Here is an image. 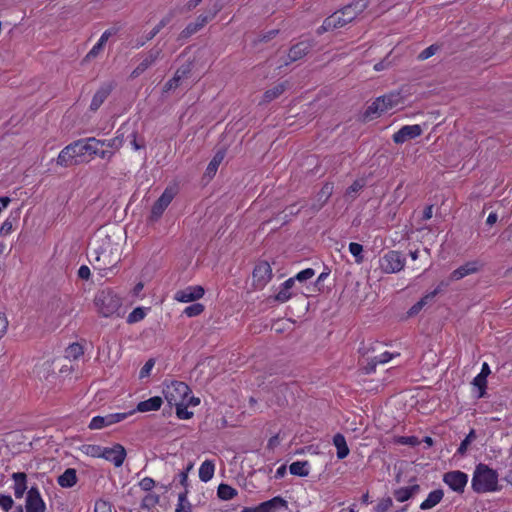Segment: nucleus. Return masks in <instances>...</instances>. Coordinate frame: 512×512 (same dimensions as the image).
Here are the masks:
<instances>
[{
	"label": "nucleus",
	"mask_w": 512,
	"mask_h": 512,
	"mask_svg": "<svg viewBox=\"0 0 512 512\" xmlns=\"http://www.w3.org/2000/svg\"><path fill=\"white\" fill-rule=\"evenodd\" d=\"M85 148H87V138L70 143L60 151L56 163L62 167H70L89 162L90 159H86Z\"/></svg>",
	"instance_id": "f257e3e1"
},
{
	"label": "nucleus",
	"mask_w": 512,
	"mask_h": 512,
	"mask_svg": "<svg viewBox=\"0 0 512 512\" xmlns=\"http://www.w3.org/2000/svg\"><path fill=\"white\" fill-rule=\"evenodd\" d=\"M94 304L103 317L121 316V298L111 289L100 290L94 298Z\"/></svg>",
	"instance_id": "f03ea898"
},
{
	"label": "nucleus",
	"mask_w": 512,
	"mask_h": 512,
	"mask_svg": "<svg viewBox=\"0 0 512 512\" xmlns=\"http://www.w3.org/2000/svg\"><path fill=\"white\" fill-rule=\"evenodd\" d=\"M498 484V474L486 464H478L475 468L471 486L477 493L495 491Z\"/></svg>",
	"instance_id": "7ed1b4c3"
},
{
	"label": "nucleus",
	"mask_w": 512,
	"mask_h": 512,
	"mask_svg": "<svg viewBox=\"0 0 512 512\" xmlns=\"http://www.w3.org/2000/svg\"><path fill=\"white\" fill-rule=\"evenodd\" d=\"M403 103V97L400 92H392L387 95L378 97L371 105L368 106L366 116L381 115L396 108Z\"/></svg>",
	"instance_id": "20e7f679"
},
{
	"label": "nucleus",
	"mask_w": 512,
	"mask_h": 512,
	"mask_svg": "<svg viewBox=\"0 0 512 512\" xmlns=\"http://www.w3.org/2000/svg\"><path fill=\"white\" fill-rule=\"evenodd\" d=\"M164 397L170 406L186 402L191 394L189 386L181 381H172L163 390Z\"/></svg>",
	"instance_id": "39448f33"
},
{
	"label": "nucleus",
	"mask_w": 512,
	"mask_h": 512,
	"mask_svg": "<svg viewBox=\"0 0 512 512\" xmlns=\"http://www.w3.org/2000/svg\"><path fill=\"white\" fill-rule=\"evenodd\" d=\"M93 260L91 263L94 268L100 271H106L113 268L119 261L120 256L118 253H114L112 249L102 247L100 251L94 250L92 253Z\"/></svg>",
	"instance_id": "423d86ee"
},
{
	"label": "nucleus",
	"mask_w": 512,
	"mask_h": 512,
	"mask_svg": "<svg viewBox=\"0 0 512 512\" xmlns=\"http://www.w3.org/2000/svg\"><path fill=\"white\" fill-rule=\"evenodd\" d=\"M379 265L384 273H397L404 268L405 258L400 252L391 250L380 258Z\"/></svg>",
	"instance_id": "0eeeda50"
},
{
	"label": "nucleus",
	"mask_w": 512,
	"mask_h": 512,
	"mask_svg": "<svg viewBox=\"0 0 512 512\" xmlns=\"http://www.w3.org/2000/svg\"><path fill=\"white\" fill-rule=\"evenodd\" d=\"M313 46L314 43L312 40H303L294 44L289 49L286 58H284L283 61L278 65V68L287 66L295 61L302 59L310 52Z\"/></svg>",
	"instance_id": "6e6552de"
},
{
	"label": "nucleus",
	"mask_w": 512,
	"mask_h": 512,
	"mask_svg": "<svg viewBox=\"0 0 512 512\" xmlns=\"http://www.w3.org/2000/svg\"><path fill=\"white\" fill-rule=\"evenodd\" d=\"M162 57V48L153 47L142 56V60L131 72L130 78L135 79L152 67Z\"/></svg>",
	"instance_id": "1a4fd4ad"
},
{
	"label": "nucleus",
	"mask_w": 512,
	"mask_h": 512,
	"mask_svg": "<svg viewBox=\"0 0 512 512\" xmlns=\"http://www.w3.org/2000/svg\"><path fill=\"white\" fill-rule=\"evenodd\" d=\"M132 414L133 411H129L127 413H112L105 416H95L90 421L89 428L91 430L102 429L104 427L118 423Z\"/></svg>",
	"instance_id": "9d476101"
},
{
	"label": "nucleus",
	"mask_w": 512,
	"mask_h": 512,
	"mask_svg": "<svg viewBox=\"0 0 512 512\" xmlns=\"http://www.w3.org/2000/svg\"><path fill=\"white\" fill-rule=\"evenodd\" d=\"M102 147H104V143L101 139H97L95 137H88L87 148H85V150L87 151L89 159L91 160L92 158L97 156L101 159L111 160L114 155V152L108 149H102Z\"/></svg>",
	"instance_id": "9b49d317"
},
{
	"label": "nucleus",
	"mask_w": 512,
	"mask_h": 512,
	"mask_svg": "<svg viewBox=\"0 0 512 512\" xmlns=\"http://www.w3.org/2000/svg\"><path fill=\"white\" fill-rule=\"evenodd\" d=\"M333 184L326 182L316 196L312 199L311 204L308 206V210L311 214H315L322 209L333 193Z\"/></svg>",
	"instance_id": "f8f14e48"
},
{
	"label": "nucleus",
	"mask_w": 512,
	"mask_h": 512,
	"mask_svg": "<svg viewBox=\"0 0 512 512\" xmlns=\"http://www.w3.org/2000/svg\"><path fill=\"white\" fill-rule=\"evenodd\" d=\"M46 504L37 487H31L27 491L25 512H45Z\"/></svg>",
	"instance_id": "ddd939ff"
},
{
	"label": "nucleus",
	"mask_w": 512,
	"mask_h": 512,
	"mask_svg": "<svg viewBox=\"0 0 512 512\" xmlns=\"http://www.w3.org/2000/svg\"><path fill=\"white\" fill-rule=\"evenodd\" d=\"M101 458L112 462L115 467H120L126 458V450L121 444H115L113 447H102Z\"/></svg>",
	"instance_id": "4468645a"
},
{
	"label": "nucleus",
	"mask_w": 512,
	"mask_h": 512,
	"mask_svg": "<svg viewBox=\"0 0 512 512\" xmlns=\"http://www.w3.org/2000/svg\"><path fill=\"white\" fill-rule=\"evenodd\" d=\"M443 481L456 492H463L468 482L466 473L456 470L444 474Z\"/></svg>",
	"instance_id": "2eb2a0df"
},
{
	"label": "nucleus",
	"mask_w": 512,
	"mask_h": 512,
	"mask_svg": "<svg viewBox=\"0 0 512 512\" xmlns=\"http://www.w3.org/2000/svg\"><path fill=\"white\" fill-rule=\"evenodd\" d=\"M423 130L420 125H405L393 134V141L396 144H403L404 142L415 139L422 134Z\"/></svg>",
	"instance_id": "dca6fc26"
},
{
	"label": "nucleus",
	"mask_w": 512,
	"mask_h": 512,
	"mask_svg": "<svg viewBox=\"0 0 512 512\" xmlns=\"http://www.w3.org/2000/svg\"><path fill=\"white\" fill-rule=\"evenodd\" d=\"M175 16V11L170 10L160 22L144 37L137 39L134 47L140 48L144 46L148 41L152 40L167 24H169Z\"/></svg>",
	"instance_id": "f3484780"
},
{
	"label": "nucleus",
	"mask_w": 512,
	"mask_h": 512,
	"mask_svg": "<svg viewBox=\"0 0 512 512\" xmlns=\"http://www.w3.org/2000/svg\"><path fill=\"white\" fill-rule=\"evenodd\" d=\"M368 4V0H355L349 5L344 6L340 11L346 21L350 23L368 7Z\"/></svg>",
	"instance_id": "a211bd4d"
},
{
	"label": "nucleus",
	"mask_w": 512,
	"mask_h": 512,
	"mask_svg": "<svg viewBox=\"0 0 512 512\" xmlns=\"http://www.w3.org/2000/svg\"><path fill=\"white\" fill-rule=\"evenodd\" d=\"M204 295V289L202 286H189L183 290H179L175 293L174 299L187 303L200 299Z\"/></svg>",
	"instance_id": "6ab92c4d"
},
{
	"label": "nucleus",
	"mask_w": 512,
	"mask_h": 512,
	"mask_svg": "<svg viewBox=\"0 0 512 512\" xmlns=\"http://www.w3.org/2000/svg\"><path fill=\"white\" fill-rule=\"evenodd\" d=\"M346 24H348V22L341 11L338 10L324 20L323 24L318 28L317 33L321 34L326 31L342 28Z\"/></svg>",
	"instance_id": "aec40b11"
},
{
	"label": "nucleus",
	"mask_w": 512,
	"mask_h": 512,
	"mask_svg": "<svg viewBox=\"0 0 512 512\" xmlns=\"http://www.w3.org/2000/svg\"><path fill=\"white\" fill-rule=\"evenodd\" d=\"M173 193L169 190H165L162 195L158 198V200L154 203L151 210V219L156 221L158 220L168 205L171 203L173 199Z\"/></svg>",
	"instance_id": "412c9836"
},
{
	"label": "nucleus",
	"mask_w": 512,
	"mask_h": 512,
	"mask_svg": "<svg viewBox=\"0 0 512 512\" xmlns=\"http://www.w3.org/2000/svg\"><path fill=\"white\" fill-rule=\"evenodd\" d=\"M272 277V269L268 262H259L253 270V279L258 286H264Z\"/></svg>",
	"instance_id": "4be33fe9"
},
{
	"label": "nucleus",
	"mask_w": 512,
	"mask_h": 512,
	"mask_svg": "<svg viewBox=\"0 0 512 512\" xmlns=\"http://www.w3.org/2000/svg\"><path fill=\"white\" fill-rule=\"evenodd\" d=\"M482 266L483 265L477 260L467 262V263L463 264L462 266L458 267L457 269H455L451 273L450 279L453 281L460 280L470 274H474V273L478 272L482 268Z\"/></svg>",
	"instance_id": "5701e85b"
},
{
	"label": "nucleus",
	"mask_w": 512,
	"mask_h": 512,
	"mask_svg": "<svg viewBox=\"0 0 512 512\" xmlns=\"http://www.w3.org/2000/svg\"><path fill=\"white\" fill-rule=\"evenodd\" d=\"M14 481V495L17 499L23 497L27 490V475L24 472H16L12 474Z\"/></svg>",
	"instance_id": "b1692460"
},
{
	"label": "nucleus",
	"mask_w": 512,
	"mask_h": 512,
	"mask_svg": "<svg viewBox=\"0 0 512 512\" xmlns=\"http://www.w3.org/2000/svg\"><path fill=\"white\" fill-rule=\"evenodd\" d=\"M162 403H163V401H162L161 397L154 396L145 401L139 402L136 409L132 410V411H133V413L135 411L142 412V413L149 412V411H157L160 409Z\"/></svg>",
	"instance_id": "393cba45"
},
{
	"label": "nucleus",
	"mask_w": 512,
	"mask_h": 512,
	"mask_svg": "<svg viewBox=\"0 0 512 512\" xmlns=\"http://www.w3.org/2000/svg\"><path fill=\"white\" fill-rule=\"evenodd\" d=\"M420 491V486L415 484L409 487H402L394 491L393 495L398 502H405Z\"/></svg>",
	"instance_id": "a878e982"
},
{
	"label": "nucleus",
	"mask_w": 512,
	"mask_h": 512,
	"mask_svg": "<svg viewBox=\"0 0 512 512\" xmlns=\"http://www.w3.org/2000/svg\"><path fill=\"white\" fill-rule=\"evenodd\" d=\"M295 284V278L287 279L280 287L279 292L275 296V300L281 303L287 302L291 297V289Z\"/></svg>",
	"instance_id": "bb28decb"
},
{
	"label": "nucleus",
	"mask_w": 512,
	"mask_h": 512,
	"mask_svg": "<svg viewBox=\"0 0 512 512\" xmlns=\"http://www.w3.org/2000/svg\"><path fill=\"white\" fill-rule=\"evenodd\" d=\"M58 484L63 488L73 487L77 483L76 470L68 468L58 477Z\"/></svg>",
	"instance_id": "cd10ccee"
},
{
	"label": "nucleus",
	"mask_w": 512,
	"mask_h": 512,
	"mask_svg": "<svg viewBox=\"0 0 512 512\" xmlns=\"http://www.w3.org/2000/svg\"><path fill=\"white\" fill-rule=\"evenodd\" d=\"M393 355L387 351L381 353L380 355L376 356H368V365L365 368L367 373H371L375 370L377 364H384L387 363Z\"/></svg>",
	"instance_id": "c85d7f7f"
},
{
	"label": "nucleus",
	"mask_w": 512,
	"mask_h": 512,
	"mask_svg": "<svg viewBox=\"0 0 512 512\" xmlns=\"http://www.w3.org/2000/svg\"><path fill=\"white\" fill-rule=\"evenodd\" d=\"M111 92V88L108 86L101 87L93 96L91 104H90V110L96 111L99 109V107L104 103V101L107 99Z\"/></svg>",
	"instance_id": "c756f323"
},
{
	"label": "nucleus",
	"mask_w": 512,
	"mask_h": 512,
	"mask_svg": "<svg viewBox=\"0 0 512 512\" xmlns=\"http://www.w3.org/2000/svg\"><path fill=\"white\" fill-rule=\"evenodd\" d=\"M261 505L265 512H275L287 508V501L280 496H276L268 501L262 502Z\"/></svg>",
	"instance_id": "7c9ffc66"
},
{
	"label": "nucleus",
	"mask_w": 512,
	"mask_h": 512,
	"mask_svg": "<svg viewBox=\"0 0 512 512\" xmlns=\"http://www.w3.org/2000/svg\"><path fill=\"white\" fill-rule=\"evenodd\" d=\"M443 491L436 489L429 493L428 497L421 503L420 509L427 510L436 506L443 498Z\"/></svg>",
	"instance_id": "2f4dec72"
},
{
	"label": "nucleus",
	"mask_w": 512,
	"mask_h": 512,
	"mask_svg": "<svg viewBox=\"0 0 512 512\" xmlns=\"http://www.w3.org/2000/svg\"><path fill=\"white\" fill-rule=\"evenodd\" d=\"M333 444L337 449L338 459H344L348 456L349 448L347 446L346 439L342 434L337 433L334 435Z\"/></svg>",
	"instance_id": "473e14b6"
},
{
	"label": "nucleus",
	"mask_w": 512,
	"mask_h": 512,
	"mask_svg": "<svg viewBox=\"0 0 512 512\" xmlns=\"http://www.w3.org/2000/svg\"><path fill=\"white\" fill-rule=\"evenodd\" d=\"M215 472V464L211 460H205L199 468V478L203 482L210 481Z\"/></svg>",
	"instance_id": "72a5a7b5"
},
{
	"label": "nucleus",
	"mask_w": 512,
	"mask_h": 512,
	"mask_svg": "<svg viewBox=\"0 0 512 512\" xmlns=\"http://www.w3.org/2000/svg\"><path fill=\"white\" fill-rule=\"evenodd\" d=\"M290 473L295 476L306 477L309 474L308 461H296L289 466Z\"/></svg>",
	"instance_id": "f704fd0d"
},
{
	"label": "nucleus",
	"mask_w": 512,
	"mask_h": 512,
	"mask_svg": "<svg viewBox=\"0 0 512 512\" xmlns=\"http://www.w3.org/2000/svg\"><path fill=\"white\" fill-rule=\"evenodd\" d=\"M286 87H287V83L283 82V83H279V84L275 85L271 89H268L263 95V101L270 102V101L278 98L286 90Z\"/></svg>",
	"instance_id": "c9c22d12"
},
{
	"label": "nucleus",
	"mask_w": 512,
	"mask_h": 512,
	"mask_svg": "<svg viewBox=\"0 0 512 512\" xmlns=\"http://www.w3.org/2000/svg\"><path fill=\"white\" fill-rule=\"evenodd\" d=\"M217 495L222 500H230L237 495V491L230 485L222 483L218 486Z\"/></svg>",
	"instance_id": "e433bc0d"
},
{
	"label": "nucleus",
	"mask_w": 512,
	"mask_h": 512,
	"mask_svg": "<svg viewBox=\"0 0 512 512\" xmlns=\"http://www.w3.org/2000/svg\"><path fill=\"white\" fill-rule=\"evenodd\" d=\"M222 9V5L219 3L214 4V10L209 15H199L194 22L195 25H197L198 29L200 30L206 23H208L209 20L214 18V16Z\"/></svg>",
	"instance_id": "4c0bfd02"
},
{
	"label": "nucleus",
	"mask_w": 512,
	"mask_h": 512,
	"mask_svg": "<svg viewBox=\"0 0 512 512\" xmlns=\"http://www.w3.org/2000/svg\"><path fill=\"white\" fill-rule=\"evenodd\" d=\"M83 347L78 343L69 345L65 350V357L76 360L83 355Z\"/></svg>",
	"instance_id": "58836bf2"
},
{
	"label": "nucleus",
	"mask_w": 512,
	"mask_h": 512,
	"mask_svg": "<svg viewBox=\"0 0 512 512\" xmlns=\"http://www.w3.org/2000/svg\"><path fill=\"white\" fill-rule=\"evenodd\" d=\"M441 48H442L441 44H438V43L432 44L429 47H427L426 49H424L423 51H421L418 54L417 59L420 61L427 60L430 57L434 56L437 52H439L441 50Z\"/></svg>",
	"instance_id": "ea45409f"
},
{
	"label": "nucleus",
	"mask_w": 512,
	"mask_h": 512,
	"mask_svg": "<svg viewBox=\"0 0 512 512\" xmlns=\"http://www.w3.org/2000/svg\"><path fill=\"white\" fill-rule=\"evenodd\" d=\"M175 512H192V506L187 500V492L179 494Z\"/></svg>",
	"instance_id": "a19ab883"
},
{
	"label": "nucleus",
	"mask_w": 512,
	"mask_h": 512,
	"mask_svg": "<svg viewBox=\"0 0 512 512\" xmlns=\"http://www.w3.org/2000/svg\"><path fill=\"white\" fill-rule=\"evenodd\" d=\"M81 451L88 456L101 458L102 446L95 444H86L81 447Z\"/></svg>",
	"instance_id": "79ce46f5"
},
{
	"label": "nucleus",
	"mask_w": 512,
	"mask_h": 512,
	"mask_svg": "<svg viewBox=\"0 0 512 512\" xmlns=\"http://www.w3.org/2000/svg\"><path fill=\"white\" fill-rule=\"evenodd\" d=\"M159 501V496L155 494L146 495L141 502V510H147L150 512L151 508L154 507Z\"/></svg>",
	"instance_id": "37998d69"
},
{
	"label": "nucleus",
	"mask_w": 512,
	"mask_h": 512,
	"mask_svg": "<svg viewBox=\"0 0 512 512\" xmlns=\"http://www.w3.org/2000/svg\"><path fill=\"white\" fill-rule=\"evenodd\" d=\"M476 439V432L474 429H471L469 434L465 437V439L461 442L457 453L459 455H464L469 447V445Z\"/></svg>",
	"instance_id": "c03bdc74"
},
{
	"label": "nucleus",
	"mask_w": 512,
	"mask_h": 512,
	"mask_svg": "<svg viewBox=\"0 0 512 512\" xmlns=\"http://www.w3.org/2000/svg\"><path fill=\"white\" fill-rule=\"evenodd\" d=\"M349 251L355 257L356 263L360 264L363 262V246L356 242L349 244Z\"/></svg>",
	"instance_id": "a18cd8bd"
},
{
	"label": "nucleus",
	"mask_w": 512,
	"mask_h": 512,
	"mask_svg": "<svg viewBox=\"0 0 512 512\" xmlns=\"http://www.w3.org/2000/svg\"><path fill=\"white\" fill-rule=\"evenodd\" d=\"M191 71H192V64L186 63V64H183L182 66H180L176 70L174 76L176 78H178L180 82H182L184 79H187L190 76Z\"/></svg>",
	"instance_id": "49530a36"
},
{
	"label": "nucleus",
	"mask_w": 512,
	"mask_h": 512,
	"mask_svg": "<svg viewBox=\"0 0 512 512\" xmlns=\"http://www.w3.org/2000/svg\"><path fill=\"white\" fill-rule=\"evenodd\" d=\"M145 315H146V313H145L144 308L137 307L128 315L127 322L129 324L139 322L144 319Z\"/></svg>",
	"instance_id": "de8ad7c7"
},
{
	"label": "nucleus",
	"mask_w": 512,
	"mask_h": 512,
	"mask_svg": "<svg viewBox=\"0 0 512 512\" xmlns=\"http://www.w3.org/2000/svg\"><path fill=\"white\" fill-rule=\"evenodd\" d=\"M365 183L363 180H355L346 190V197L355 198V195L364 187Z\"/></svg>",
	"instance_id": "09e8293b"
},
{
	"label": "nucleus",
	"mask_w": 512,
	"mask_h": 512,
	"mask_svg": "<svg viewBox=\"0 0 512 512\" xmlns=\"http://www.w3.org/2000/svg\"><path fill=\"white\" fill-rule=\"evenodd\" d=\"M473 386L477 387L479 389V395L478 397L481 398L485 394V389L487 387V378L483 377L482 375L478 374L472 381Z\"/></svg>",
	"instance_id": "8fccbe9b"
},
{
	"label": "nucleus",
	"mask_w": 512,
	"mask_h": 512,
	"mask_svg": "<svg viewBox=\"0 0 512 512\" xmlns=\"http://www.w3.org/2000/svg\"><path fill=\"white\" fill-rule=\"evenodd\" d=\"M174 406L176 407V415L179 419H190L193 416V413L188 411L187 401Z\"/></svg>",
	"instance_id": "3c124183"
},
{
	"label": "nucleus",
	"mask_w": 512,
	"mask_h": 512,
	"mask_svg": "<svg viewBox=\"0 0 512 512\" xmlns=\"http://www.w3.org/2000/svg\"><path fill=\"white\" fill-rule=\"evenodd\" d=\"M204 311V306L200 303H195L187 306L184 309V314L188 317H195L200 315Z\"/></svg>",
	"instance_id": "603ef678"
},
{
	"label": "nucleus",
	"mask_w": 512,
	"mask_h": 512,
	"mask_svg": "<svg viewBox=\"0 0 512 512\" xmlns=\"http://www.w3.org/2000/svg\"><path fill=\"white\" fill-rule=\"evenodd\" d=\"M224 158V154L221 153V152H218L214 158L211 160V162L208 164L207 166V173L208 174H214L217 169H218V166L220 165L221 161L223 160Z\"/></svg>",
	"instance_id": "864d4df0"
},
{
	"label": "nucleus",
	"mask_w": 512,
	"mask_h": 512,
	"mask_svg": "<svg viewBox=\"0 0 512 512\" xmlns=\"http://www.w3.org/2000/svg\"><path fill=\"white\" fill-rule=\"evenodd\" d=\"M15 218L8 217L0 227V236H7L13 231Z\"/></svg>",
	"instance_id": "5fc2aeb1"
},
{
	"label": "nucleus",
	"mask_w": 512,
	"mask_h": 512,
	"mask_svg": "<svg viewBox=\"0 0 512 512\" xmlns=\"http://www.w3.org/2000/svg\"><path fill=\"white\" fill-rule=\"evenodd\" d=\"M315 275V271L312 268H307L295 275V281L304 282L311 279Z\"/></svg>",
	"instance_id": "6e6d98bb"
},
{
	"label": "nucleus",
	"mask_w": 512,
	"mask_h": 512,
	"mask_svg": "<svg viewBox=\"0 0 512 512\" xmlns=\"http://www.w3.org/2000/svg\"><path fill=\"white\" fill-rule=\"evenodd\" d=\"M393 505L390 497L381 499L375 507L376 512H387Z\"/></svg>",
	"instance_id": "4d7b16f0"
},
{
	"label": "nucleus",
	"mask_w": 512,
	"mask_h": 512,
	"mask_svg": "<svg viewBox=\"0 0 512 512\" xmlns=\"http://www.w3.org/2000/svg\"><path fill=\"white\" fill-rule=\"evenodd\" d=\"M14 505V501L10 495L0 494V507L8 512Z\"/></svg>",
	"instance_id": "13d9d810"
},
{
	"label": "nucleus",
	"mask_w": 512,
	"mask_h": 512,
	"mask_svg": "<svg viewBox=\"0 0 512 512\" xmlns=\"http://www.w3.org/2000/svg\"><path fill=\"white\" fill-rule=\"evenodd\" d=\"M95 512H112V505L105 500H97L94 506Z\"/></svg>",
	"instance_id": "bf43d9fd"
},
{
	"label": "nucleus",
	"mask_w": 512,
	"mask_h": 512,
	"mask_svg": "<svg viewBox=\"0 0 512 512\" xmlns=\"http://www.w3.org/2000/svg\"><path fill=\"white\" fill-rule=\"evenodd\" d=\"M154 364H155L154 360L149 359L140 370V373H139L140 378H145V377L149 376Z\"/></svg>",
	"instance_id": "052dcab7"
},
{
	"label": "nucleus",
	"mask_w": 512,
	"mask_h": 512,
	"mask_svg": "<svg viewBox=\"0 0 512 512\" xmlns=\"http://www.w3.org/2000/svg\"><path fill=\"white\" fill-rule=\"evenodd\" d=\"M139 486L144 491H150L155 486V481L150 477H145L139 482Z\"/></svg>",
	"instance_id": "680f3d73"
},
{
	"label": "nucleus",
	"mask_w": 512,
	"mask_h": 512,
	"mask_svg": "<svg viewBox=\"0 0 512 512\" xmlns=\"http://www.w3.org/2000/svg\"><path fill=\"white\" fill-rule=\"evenodd\" d=\"M128 131V127L126 124L122 125L117 131H116V135L115 137H113L114 139H118L120 141V145L121 147L123 146L125 140H126V137H125V134L126 132ZM127 138H129L127 136Z\"/></svg>",
	"instance_id": "e2e57ef3"
},
{
	"label": "nucleus",
	"mask_w": 512,
	"mask_h": 512,
	"mask_svg": "<svg viewBox=\"0 0 512 512\" xmlns=\"http://www.w3.org/2000/svg\"><path fill=\"white\" fill-rule=\"evenodd\" d=\"M102 142L104 143V146L114 151H118L121 148L120 141L118 139L111 138L107 140H102Z\"/></svg>",
	"instance_id": "0e129e2a"
},
{
	"label": "nucleus",
	"mask_w": 512,
	"mask_h": 512,
	"mask_svg": "<svg viewBox=\"0 0 512 512\" xmlns=\"http://www.w3.org/2000/svg\"><path fill=\"white\" fill-rule=\"evenodd\" d=\"M197 25L195 23H190L186 26V28L181 32V36L184 38L190 37L194 33L198 31Z\"/></svg>",
	"instance_id": "69168bd1"
},
{
	"label": "nucleus",
	"mask_w": 512,
	"mask_h": 512,
	"mask_svg": "<svg viewBox=\"0 0 512 512\" xmlns=\"http://www.w3.org/2000/svg\"><path fill=\"white\" fill-rule=\"evenodd\" d=\"M181 84V82L179 81L178 78H176L175 76H173L164 86V91L165 92H168L170 90H174L176 89L177 87H179V85Z\"/></svg>",
	"instance_id": "338daca9"
},
{
	"label": "nucleus",
	"mask_w": 512,
	"mask_h": 512,
	"mask_svg": "<svg viewBox=\"0 0 512 512\" xmlns=\"http://www.w3.org/2000/svg\"><path fill=\"white\" fill-rule=\"evenodd\" d=\"M424 307L423 301L416 302L408 311V316L412 317L418 314Z\"/></svg>",
	"instance_id": "774afa93"
}]
</instances>
